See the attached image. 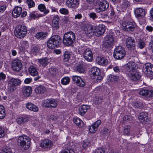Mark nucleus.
I'll return each instance as SVG.
<instances>
[{"mask_svg":"<svg viewBox=\"0 0 153 153\" xmlns=\"http://www.w3.org/2000/svg\"><path fill=\"white\" fill-rule=\"evenodd\" d=\"M30 139L27 136L23 135L19 137L17 140L18 146L24 150L27 149L30 145Z\"/></svg>","mask_w":153,"mask_h":153,"instance_id":"nucleus-1","label":"nucleus"},{"mask_svg":"<svg viewBox=\"0 0 153 153\" xmlns=\"http://www.w3.org/2000/svg\"><path fill=\"white\" fill-rule=\"evenodd\" d=\"M61 42V38L58 35L52 36L48 41L47 45L51 49L58 47Z\"/></svg>","mask_w":153,"mask_h":153,"instance_id":"nucleus-2","label":"nucleus"},{"mask_svg":"<svg viewBox=\"0 0 153 153\" xmlns=\"http://www.w3.org/2000/svg\"><path fill=\"white\" fill-rule=\"evenodd\" d=\"M76 36L72 32H69L64 34L63 39L64 44L66 46H70L75 42Z\"/></svg>","mask_w":153,"mask_h":153,"instance_id":"nucleus-3","label":"nucleus"},{"mask_svg":"<svg viewBox=\"0 0 153 153\" xmlns=\"http://www.w3.org/2000/svg\"><path fill=\"white\" fill-rule=\"evenodd\" d=\"M89 74L92 79H94V81L97 82H100L102 79L101 75L100 69L96 67H94L90 69Z\"/></svg>","mask_w":153,"mask_h":153,"instance_id":"nucleus-4","label":"nucleus"},{"mask_svg":"<svg viewBox=\"0 0 153 153\" xmlns=\"http://www.w3.org/2000/svg\"><path fill=\"white\" fill-rule=\"evenodd\" d=\"M21 81L19 79L12 78L8 82V91L13 92L16 89V86H20Z\"/></svg>","mask_w":153,"mask_h":153,"instance_id":"nucleus-5","label":"nucleus"},{"mask_svg":"<svg viewBox=\"0 0 153 153\" xmlns=\"http://www.w3.org/2000/svg\"><path fill=\"white\" fill-rule=\"evenodd\" d=\"M137 26L135 22L130 21L123 22L121 27L123 30L126 31H133Z\"/></svg>","mask_w":153,"mask_h":153,"instance_id":"nucleus-6","label":"nucleus"},{"mask_svg":"<svg viewBox=\"0 0 153 153\" xmlns=\"http://www.w3.org/2000/svg\"><path fill=\"white\" fill-rule=\"evenodd\" d=\"M27 29L24 25H19L16 28L15 34V36L18 38H22L26 35Z\"/></svg>","mask_w":153,"mask_h":153,"instance_id":"nucleus-7","label":"nucleus"},{"mask_svg":"<svg viewBox=\"0 0 153 153\" xmlns=\"http://www.w3.org/2000/svg\"><path fill=\"white\" fill-rule=\"evenodd\" d=\"M126 55V52L124 49L121 46L116 47L114 52L113 56L117 59H122Z\"/></svg>","mask_w":153,"mask_h":153,"instance_id":"nucleus-8","label":"nucleus"},{"mask_svg":"<svg viewBox=\"0 0 153 153\" xmlns=\"http://www.w3.org/2000/svg\"><path fill=\"white\" fill-rule=\"evenodd\" d=\"M43 105L47 108H55L57 106V102L54 99H46L44 101Z\"/></svg>","mask_w":153,"mask_h":153,"instance_id":"nucleus-9","label":"nucleus"},{"mask_svg":"<svg viewBox=\"0 0 153 153\" xmlns=\"http://www.w3.org/2000/svg\"><path fill=\"white\" fill-rule=\"evenodd\" d=\"M81 29L84 33L87 34H90L91 36L94 35V30H95L94 26L89 25H82Z\"/></svg>","mask_w":153,"mask_h":153,"instance_id":"nucleus-10","label":"nucleus"},{"mask_svg":"<svg viewBox=\"0 0 153 153\" xmlns=\"http://www.w3.org/2000/svg\"><path fill=\"white\" fill-rule=\"evenodd\" d=\"M143 71L148 76H153V65L150 63H148L145 64L143 67Z\"/></svg>","mask_w":153,"mask_h":153,"instance_id":"nucleus-11","label":"nucleus"},{"mask_svg":"<svg viewBox=\"0 0 153 153\" xmlns=\"http://www.w3.org/2000/svg\"><path fill=\"white\" fill-rule=\"evenodd\" d=\"M109 7L108 3L105 0L100 1L98 5V7L96 9V11L97 13L105 10Z\"/></svg>","mask_w":153,"mask_h":153,"instance_id":"nucleus-12","label":"nucleus"},{"mask_svg":"<svg viewBox=\"0 0 153 153\" xmlns=\"http://www.w3.org/2000/svg\"><path fill=\"white\" fill-rule=\"evenodd\" d=\"M114 42V37L112 35L107 34L105 38L103 45L106 48H109L113 45Z\"/></svg>","mask_w":153,"mask_h":153,"instance_id":"nucleus-13","label":"nucleus"},{"mask_svg":"<svg viewBox=\"0 0 153 153\" xmlns=\"http://www.w3.org/2000/svg\"><path fill=\"white\" fill-rule=\"evenodd\" d=\"M136 66L135 62H129L125 65V71L128 74V73H131L135 71Z\"/></svg>","mask_w":153,"mask_h":153,"instance_id":"nucleus-14","label":"nucleus"},{"mask_svg":"<svg viewBox=\"0 0 153 153\" xmlns=\"http://www.w3.org/2000/svg\"><path fill=\"white\" fill-rule=\"evenodd\" d=\"M11 66L13 71H19L21 69L22 65L20 60L15 59L12 61Z\"/></svg>","mask_w":153,"mask_h":153,"instance_id":"nucleus-15","label":"nucleus"},{"mask_svg":"<svg viewBox=\"0 0 153 153\" xmlns=\"http://www.w3.org/2000/svg\"><path fill=\"white\" fill-rule=\"evenodd\" d=\"M134 13L136 17L139 19L144 17L146 14L145 10L141 7L135 9Z\"/></svg>","mask_w":153,"mask_h":153,"instance_id":"nucleus-16","label":"nucleus"},{"mask_svg":"<svg viewBox=\"0 0 153 153\" xmlns=\"http://www.w3.org/2000/svg\"><path fill=\"white\" fill-rule=\"evenodd\" d=\"M105 26L103 25H100L97 28L95 27L94 35L99 36L102 35L105 31Z\"/></svg>","mask_w":153,"mask_h":153,"instance_id":"nucleus-17","label":"nucleus"},{"mask_svg":"<svg viewBox=\"0 0 153 153\" xmlns=\"http://www.w3.org/2000/svg\"><path fill=\"white\" fill-rule=\"evenodd\" d=\"M126 47L130 49H133L135 46V41L134 38L131 37H128L126 41Z\"/></svg>","mask_w":153,"mask_h":153,"instance_id":"nucleus-18","label":"nucleus"},{"mask_svg":"<svg viewBox=\"0 0 153 153\" xmlns=\"http://www.w3.org/2000/svg\"><path fill=\"white\" fill-rule=\"evenodd\" d=\"M138 93L140 95L147 98H150L153 96V91L152 90L142 89Z\"/></svg>","mask_w":153,"mask_h":153,"instance_id":"nucleus-19","label":"nucleus"},{"mask_svg":"<svg viewBox=\"0 0 153 153\" xmlns=\"http://www.w3.org/2000/svg\"><path fill=\"white\" fill-rule=\"evenodd\" d=\"M84 58L88 62H91L93 59V53L90 49H86L84 52Z\"/></svg>","mask_w":153,"mask_h":153,"instance_id":"nucleus-20","label":"nucleus"},{"mask_svg":"<svg viewBox=\"0 0 153 153\" xmlns=\"http://www.w3.org/2000/svg\"><path fill=\"white\" fill-rule=\"evenodd\" d=\"M59 18L57 16H55L53 17L52 24V26L53 30H56L59 28Z\"/></svg>","mask_w":153,"mask_h":153,"instance_id":"nucleus-21","label":"nucleus"},{"mask_svg":"<svg viewBox=\"0 0 153 153\" xmlns=\"http://www.w3.org/2000/svg\"><path fill=\"white\" fill-rule=\"evenodd\" d=\"M128 75L130 79L133 81L139 79L141 76L139 73L135 71L131 73H128Z\"/></svg>","mask_w":153,"mask_h":153,"instance_id":"nucleus-22","label":"nucleus"},{"mask_svg":"<svg viewBox=\"0 0 153 153\" xmlns=\"http://www.w3.org/2000/svg\"><path fill=\"white\" fill-rule=\"evenodd\" d=\"M22 9L19 6L15 7L12 11L13 16L14 18H17L21 14Z\"/></svg>","mask_w":153,"mask_h":153,"instance_id":"nucleus-23","label":"nucleus"},{"mask_svg":"<svg viewBox=\"0 0 153 153\" xmlns=\"http://www.w3.org/2000/svg\"><path fill=\"white\" fill-rule=\"evenodd\" d=\"M53 145L51 140L48 139L44 140L40 144V146L43 148H50Z\"/></svg>","mask_w":153,"mask_h":153,"instance_id":"nucleus-24","label":"nucleus"},{"mask_svg":"<svg viewBox=\"0 0 153 153\" xmlns=\"http://www.w3.org/2000/svg\"><path fill=\"white\" fill-rule=\"evenodd\" d=\"M148 114L146 112H143L140 113L139 114L138 118L139 120L143 123H145V122L147 121Z\"/></svg>","mask_w":153,"mask_h":153,"instance_id":"nucleus-25","label":"nucleus"},{"mask_svg":"<svg viewBox=\"0 0 153 153\" xmlns=\"http://www.w3.org/2000/svg\"><path fill=\"white\" fill-rule=\"evenodd\" d=\"M96 61L98 64L102 65H106L108 63L107 59L101 56H98L96 58Z\"/></svg>","mask_w":153,"mask_h":153,"instance_id":"nucleus-26","label":"nucleus"},{"mask_svg":"<svg viewBox=\"0 0 153 153\" xmlns=\"http://www.w3.org/2000/svg\"><path fill=\"white\" fill-rule=\"evenodd\" d=\"M22 92L25 97L29 96L32 92L31 88L30 86H25L22 89Z\"/></svg>","mask_w":153,"mask_h":153,"instance_id":"nucleus-27","label":"nucleus"},{"mask_svg":"<svg viewBox=\"0 0 153 153\" xmlns=\"http://www.w3.org/2000/svg\"><path fill=\"white\" fill-rule=\"evenodd\" d=\"M77 72L80 73H84L85 72L84 63L82 61L78 62L77 65Z\"/></svg>","mask_w":153,"mask_h":153,"instance_id":"nucleus-28","label":"nucleus"},{"mask_svg":"<svg viewBox=\"0 0 153 153\" xmlns=\"http://www.w3.org/2000/svg\"><path fill=\"white\" fill-rule=\"evenodd\" d=\"M26 107L28 109L34 112H37L39 110V108L30 102L27 103Z\"/></svg>","mask_w":153,"mask_h":153,"instance_id":"nucleus-29","label":"nucleus"},{"mask_svg":"<svg viewBox=\"0 0 153 153\" xmlns=\"http://www.w3.org/2000/svg\"><path fill=\"white\" fill-rule=\"evenodd\" d=\"M38 62L40 65L44 68L49 63L48 59L47 57L39 59L38 60Z\"/></svg>","mask_w":153,"mask_h":153,"instance_id":"nucleus-30","label":"nucleus"},{"mask_svg":"<svg viewBox=\"0 0 153 153\" xmlns=\"http://www.w3.org/2000/svg\"><path fill=\"white\" fill-rule=\"evenodd\" d=\"M48 33L45 32H39L37 33L35 36L36 39L39 40H43L45 39Z\"/></svg>","mask_w":153,"mask_h":153,"instance_id":"nucleus-31","label":"nucleus"},{"mask_svg":"<svg viewBox=\"0 0 153 153\" xmlns=\"http://www.w3.org/2000/svg\"><path fill=\"white\" fill-rule=\"evenodd\" d=\"M89 106L86 105H81L79 108V112L80 114L83 115L87 111L88 109Z\"/></svg>","mask_w":153,"mask_h":153,"instance_id":"nucleus-32","label":"nucleus"},{"mask_svg":"<svg viewBox=\"0 0 153 153\" xmlns=\"http://www.w3.org/2000/svg\"><path fill=\"white\" fill-rule=\"evenodd\" d=\"M46 90L45 88L42 85H40L36 87L35 89V91L36 93L40 94L44 93Z\"/></svg>","mask_w":153,"mask_h":153,"instance_id":"nucleus-33","label":"nucleus"},{"mask_svg":"<svg viewBox=\"0 0 153 153\" xmlns=\"http://www.w3.org/2000/svg\"><path fill=\"white\" fill-rule=\"evenodd\" d=\"M28 71L30 74L32 76H36L38 74V72L37 69L33 66L29 68Z\"/></svg>","mask_w":153,"mask_h":153,"instance_id":"nucleus-34","label":"nucleus"},{"mask_svg":"<svg viewBox=\"0 0 153 153\" xmlns=\"http://www.w3.org/2000/svg\"><path fill=\"white\" fill-rule=\"evenodd\" d=\"M16 120L18 124H21L27 122L28 121V119L26 117H20L17 118Z\"/></svg>","mask_w":153,"mask_h":153,"instance_id":"nucleus-35","label":"nucleus"},{"mask_svg":"<svg viewBox=\"0 0 153 153\" xmlns=\"http://www.w3.org/2000/svg\"><path fill=\"white\" fill-rule=\"evenodd\" d=\"M85 83L81 77L77 76V86L80 87H83L85 85Z\"/></svg>","mask_w":153,"mask_h":153,"instance_id":"nucleus-36","label":"nucleus"},{"mask_svg":"<svg viewBox=\"0 0 153 153\" xmlns=\"http://www.w3.org/2000/svg\"><path fill=\"white\" fill-rule=\"evenodd\" d=\"M5 114L4 107L2 105H0V119L4 118Z\"/></svg>","mask_w":153,"mask_h":153,"instance_id":"nucleus-37","label":"nucleus"},{"mask_svg":"<svg viewBox=\"0 0 153 153\" xmlns=\"http://www.w3.org/2000/svg\"><path fill=\"white\" fill-rule=\"evenodd\" d=\"M38 9L41 11H44V14L46 15L48 13L49 11L48 10H46L45 6L43 4H40L38 7Z\"/></svg>","mask_w":153,"mask_h":153,"instance_id":"nucleus-38","label":"nucleus"},{"mask_svg":"<svg viewBox=\"0 0 153 153\" xmlns=\"http://www.w3.org/2000/svg\"><path fill=\"white\" fill-rule=\"evenodd\" d=\"M11 151V149L8 146H5L3 147L0 150V153H10Z\"/></svg>","mask_w":153,"mask_h":153,"instance_id":"nucleus-39","label":"nucleus"},{"mask_svg":"<svg viewBox=\"0 0 153 153\" xmlns=\"http://www.w3.org/2000/svg\"><path fill=\"white\" fill-rule=\"evenodd\" d=\"M48 74L50 76H55L56 73V68H51L49 69Z\"/></svg>","mask_w":153,"mask_h":153,"instance_id":"nucleus-40","label":"nucleus"},{"mask_svg":"<svg viewBox=\"0 0 153 153\" xmlns=\"http://www.w3.org/2000/svg\"><path fill=\"white\" fill-rule=\"evenodd\" d=\"M70 79L68 76L63 77L61 80V83L63 85H67L69 83Z\"/></svg>","mask_w":153,"mask_h":153,"instance_id":"nucleus-41","label":"nucleus"},{"mask_svg":"<svg viewBox=\"0 0 153 153\" xmlns=\"http://www.w3.org/2000/svg\"><path fill=\"white\" fill-rule=\"evenodd\" d=\"M134 106L136 108L141 109L143 107V104L140 102H135L133 103Z\"/></svg>","mask_w":153,"mask_h":153,"instance_id":"nucleus-42","label":"nucleus"},{"mask_svg":"<svg viewBox=\"0 0 153 153\" xmlns=\"http://www.w3.org/2000/svg\"><path fill=\"white\" fill-rule=\"evenodd\" d=\"M70 57V53L68 51H65L64 54V61L65 62H67L68 61Z\"/></svg>","mask_w":153,"mask_h":153,"instance_id":"nucleus-43","label":"nucleus"},{"mask_svg":"<svg viewBox=\"0 0 153 153\" xmlns=\"http://www.w3.org/2000/svg\"><path fill=\"white\" fill-rule=\"evenodd\" d=\"M145 44L144 41L140 39L138 42V46L140 49L143 48L145 46Z\"/></svg>","mask_w":153,"mask_h":153,"instance_id":"nucleus-44","label":"nucleus"},{"mask_svg":"<svg viewBox=\"0 0 153 153\" xmlns=\"http://www.w3.org/2000/svg\"><path fill=\"white\" fill-rule=\"evenodd\" d=\"M26 1L29 8L34 7L35 4L33 0H27Z\"/></svg>","mask_w":153,"mask_h":153,"instance_id":"nucleus-45","label":"nucleus"},{"mask_svg":"<svg viewBox=\"0 0 153 153\" xmlns=\"http://www.w3.org/2000/svg\"><path fill=\"white\" fill-rule=\"evenodd\" d=\"M89 17L91 19H92L93 20H95V19L98 18V16L94 12H91L89 14Z\"/></svg>","mask_w":153,"mask_h":153,"instance_id":"nucleus-46","label":"nucleus"},{"mask_svg":"<svg viewBox=\"0 0 153 153\" xmlns=\"http://www.w3.org/2000/svg\"><path fill=\"white\" fill-rule=\"evenodd\" d=\"M76 0L73 1V3L70 5V7L72 9L73 11H76Z\"/></svg>","mask_w":153,"mask_h":153,"instance_id":"nucleus-47","label":"nucleus"},{"mask_svg":"<svg viewBox=\"0 0 153 153\" xmlns=\"http://www.w3.org/2000/svg\"><path fill=\"white\" fill-rule=\"evenodd\" d=\"M89 132L91 133H95L97 130L96 127L93 124L89 128Z\"/></svg>","mask_w":153,"mask_h":153,"instance_id":"nucleus-48","label":"nucleus"},{"mask_svg":"<svg viewBox=\"0 0 153 153\" xmlns=\"http://www.w3.org/2000/svg\"><path fill=\"white\" fill-rule=\"evenodd\" d=\"M130 129L128 127H125L124 128L123 131V134L125 135L128 136L130 134Z\"/></svg>","mask_w":153,"mask_h":153,"instance_id":"nucleus-49","label":"nucleus"},{"mask_svg":"<svg viewBox=\"0 0 153 153\" xmlns=\"http://www.w3.org/2000/svg\"><path fill=\"white\" fill-rule=\"evenodd\" d=\"M84 126L83 121L79 118H77V126L79 128H82Z\"/></svg>","mask_w":153,"mask_h":153,"instance_id":"nucleus-50","label":"nucleus"},{"mask_svg":"<svg viewBox=\"0 0 153 153\" xmlns=\"http://www.w3.org/2000/svg\"><path fill=\"white\" fill-rule=\"evenodd\" d=\"M95 103L97 104H100L102 102V99L101 97H96L94 100Z\"/></svg>","mask_w":153,"mask_h":153,"instance_id":"nucleus-51","label":"nucleus"},{"mask_svg":"<svg viewBox=\"0 0 153 153\" xmlns=\"http://www.w3.org/2000/svg\"><path fill=\"white\" fill-rule=\"evenodd\" d=\"M105 151L102 148H98L96 149L94 153H105Z\"/></svg>","mask_w":153,"mask_h":153,"instance_id":"nucleus-52","label":"nucleus"},{"mask_svg":"<svg viewBox=\"0 0 153 153\" xmlns=\"http://www.w3.org/2000/svg\"><path fill=\"white\" fill-rule=\"evenodd\" d=\"M59 11L61 14L65 15L68 14L69 13L68 10L65 8L61 9Z\"/></svg>","mask_w":153,"mask_h":153,"instance_id":"nucleus-53","label":"nucleus"},{"mask_svg":"<svg viewBox=\"0 0 153 153\" xmlns=\"http://www.w3.org/2000/svg\"><path fill=\"white\" fill-rule=\"evenodd\" d=\"M113 70L114 72L116 73H119L120 72L122 71V70L121 69L120 67L118 66H116L113 68Z\"/></svg>","mask_w":153,"mask_h":153,"instance_id":"nucleus-54","label":"nucleus"},{"mask_svg":"<svg viewBox=\"0 0 153 153\" xmlns=\"http://www.w3.org/2000/svg\"><path fill=\"white\" fill-rule=\"evenodd\" d=\"M101 120H99L96 121L93 124V125L95 126V127H96V128L97 129L98 128L101 124Z\"/></svg>","mask_w":153,"mask_h":153,"instance_id":"nucleus-55","label":"nucleus"},{"mask_svg":"<svg viewBox=\"0 0 153 153\" xmlns=\"http://www.w3.org/2000/svg\"><path fill=\"white\" fill-rule=\"evenodd\" d=\"M76 76H73L72 77V81L74 82L73 83L72 85V87H74V88H75L76 85Z\"/></svg>","mask_w":153,"mask_h":153,"instance_id":"nucleus-56","label":"nucleus"},{"mask_svg":"<svg viewBox=\"0 0 153 153\" xmlns=\"http://www.w3.org/2000/svg\"><path fill=\"white\" fill-rule=\"evenodd\" d=\"M4 129L1 126H0V138L4 137Z\"/></svg>","mask_w":153,"mask_h":153,"instance_id":"nucleus-57","label":"nucleus"},{"mask_svg":"<svg viewBox=\"0 0 153 153\" xmlns=\"http://www.w3.org/2000/svg\"><path fill=\"white\" fill-rule=\"evenodd\" d=\"M89 145L90 143L87 140H85L84 141H83L82 146L84 148H86Z\"/></svg>","mask_w":153,"mask_h":153,"instance_id":"nucleus-58","label":"nucleus"},{"mask_svg":"<svg viewBox=\"0 0 153 153\" xmlns=\"http://www.w3.org/2000/svg\"><path fill=\"white\" fill-rule=\"evenodd\" d=\"M6 76L5 74L2 72L0 73V81L1 80L4 81L6 79Z\"/></svg>","mask_w":153,"mask_h":153,"instance_id":"nucleus-59","label":"nucleus"},{"mask_svg":"<svg viewBox=\"0 0 153 153\" xmlns=\"http://www.w3.org/2000/svg\"><path fill=\"white\" fill-rule=\"evenodd\" d=\"M108 128H104L101 130V132L103 135L106 134H108Z\"/></svg>","mask_w":153,"mask_h":153,"instance_id":"nucleus-60","label":"nucleus"},{"mask_svg":"<svg viewBox=\"0 0 153 153\" xmlns=\"http://www.w3.org/2000/svg\"><path fill=\"white\" fill-rule=\"evenodd\" d=\"M61 153H74V152L72 149H68L67 151H64L62 152Z\"/></svg>","mask_w":153,"mask_h":153,"instance_id":"nucleus-61","label":"nucleus"},{"mask_svg":"<svg viewBox=\"0 0 153 153\" xmlns=\"http://www.w3.org/2000/svg\"><path fill=\"white\" fill-rule=\"evenodd\" d=\"M23 47L24 48H27L28 46V42L26 41H23L21 42Z\"/></svg>","mask_w":153,"mask_h":153,"instance_id":"nucleus-62","label":"nucleus"},{"mask_svg":"<svg viewBox=\"0 0 153 153\" xmlns=\"http://www.w3.org/2000/svg\"><path fill=\"white\" fill-rule=\"evenodd\" d=\"M6 7L5 5L0 6V13H3L6 10Z\"/></svg>","mask_w":153,"mask_h":153,"instance_id":"nucleus-63","label":"nucleus"},{"mask_svg":"<svg viewBox=\"0 0 153 153\" xmlns=\"http://www.w3.org/2000/svg\"><path fill=\"white\" fill-rule=\"evenodd\" d=\"M32 81V79L31 78H27L25 79L24 82L25 83L28 84L30 83Z\"/></svg>","mask_w":153,"mask_h":153,"instance_id":"nucleus-64","label":"nucleus"}]
</instances>
